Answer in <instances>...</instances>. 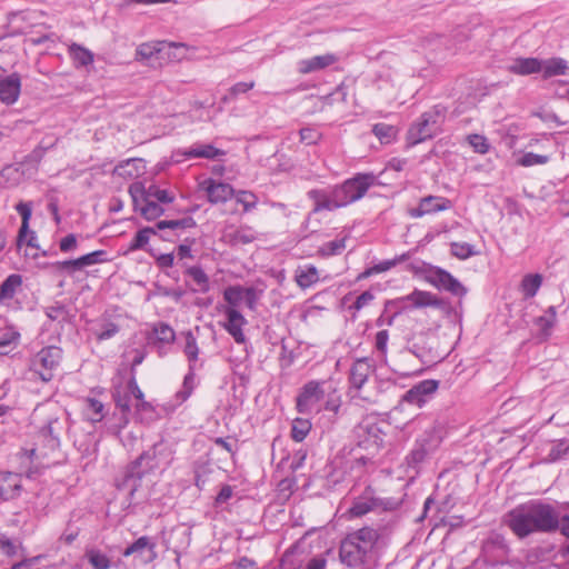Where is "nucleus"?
Here are the masks:
<instances>
[{"label":"nucleus","mask_w":569,"mask_h":569,"mask_svg":"<svg viewBox=\"0 0 569 569\" xmlns=\"http://www.w3.org/2000/svg\"><path fill=\"white\" fill-rule=\"evenodd\" d=\"M503 523L519 539L533 533H553L559 527L558 510L542 500H529L508 511Z\"/></svg>","instance_id":"obj_1"},{"label":"nucleus","mask_w":569,"mask_h":569,"mask_svg":"<svg viewBox=\"0 0 569 569\" xmlns=\"http://www.w3.org/2000/svg\"><path fill=\"white\" fill-rule=\"evenodd\" d=\"M378 183L373 172H360L330 189H311L307 196L313 201L312 213L333 211L360 200L369 188Z\"/></svg>","instance_id":"obj_2"},{"label":"nucleus","mask_w":569,"mask_h":569,"mask_svg":"<svg viewBox=\"0 0 569 569\" xmlns=\"http://www.w3.org/2000/svg\"><path fill=\"white\" fill-rule=\"evenodd\" d=\"M379 539V530L371 527L348 533L339 548L341 562L355 568L371 567L376 561V546Z\"/></svg>","instance_id":"obj_3"},{"label":"nucleus","mask_w":569,"mask_h":569,"mask_svg":"<svg viewBox=\"0 0 569 569\" xmlns=\"http://www.w3.org/2000/svg\"><path fill=\"white\" fill-rule=\"evenodd\" d=\"M169 462L170 452L167 446L162 442L154 443L127 467L122 479L117 482V488L127 491L131 502L142 478Z\"/></svg>","instance_id":"obj_4"},{"label":"nucleus","mask_w":569,"mask_h":569,"mask_svg":"<svg viewBox=\"0 0 569 569\" xmlns=\"http://www.w3.org/2000/svg\"><path fill=\"white\" fill-rule=\"evenodd\" d=\"M443 118L445 109L440 106H435L432 109L423 112L408 129V144L416 146L436 137L441 131Z\"/></svg>","instance_id":"obj_5"},{"label":"nucleus","mask_w":569,"mask_h":569,"mask_svg":"<svg viewBox=\"0 0 569 569\" xmlns=\"http://www.w3.org/2000/svg\"><path fill=\"white\" fill-rule=\"evenodd\" d=\"M62 357L63 351L60 347H43L30 359V371L38 376L41 381L49 382L53 379L54 371L60 366Z\"/></svg>","instance_id":"obj_6"},{"label":"nucleus","mask_w":569,"mask_h":569,"mask_svg":"<svg viewBox=\"0 0 569 569\" xmlns=\"http://www.w3.org/2000/svg\"><path fill=\"white\" fill-rule=\"evenodd\" d=\"M41 473L38 466H31L23 472L0 471V499L10 501L19 498L22 493V477L36 479Z\"/></svg>","instance_id":"obj_7"},{"label":"nucleus","mask_w":569,"mask_h":569,"mask_svg":"<svg viewBox=\"0 0 569 569\" xmlns=\"http://www.w3.org/2000/svg\"><path fill=\"white\" fill-rule=\"evenodd\" d=\"M426 280L438 290L449 292L458 298H463L468 292L456 277L440 267L429 264L426 270Z\"/></svg>","instance_id":"obj_8"},{"label":"nucleus","mask_w":569,"mask_h":569,"mask_svg":"<svg viewBox=\"0 0 569 569\" xmlns=\"http://www.w3.org/2000/svg\"><path fill=\"white\" fill-rule=\"evenodd\" d=\"M438 388L439 381L435 379H426L416 383L402 395L396 410L405 403L422 408L433 398Z\"/></svg>","instance_id":"obj_9"},{"label":"nucleus","mask_w":569,"mask_h":569,"mask_svg":"<svg viewBox=\"0 0 569 569\" xmlns=\"http://www.w3.org/2000/svg\"><path fill=\"white\" fill-rule=\"evenodd\" d=\"M326 381L310 380L300 389L297 399L296 408L300 413H310L316 409V406L325 397Z\"/></svg>","instance_id":"obj_10"},{"label":"nucleus","mask_w":569,"mask_h":569,"mask_svg":"<svg viewBox=\"0 0 569 569\" xmlns=\"http://www.w3.org/2000/svg\"><path fill=\"white\" fill-rule=\"evenodd\" d=\"M412 423L423 429L422 435L416 440L418 445L426 447L430 451H435L441 441V430L437 421L427 416L419 415L413 419Z\"/></svg>","instance_id":"obj_11"},{"label":"nucleus","mask_w":569,"mask_h":569,"mask_svg":"<svg viewBox=\"0 0 569 569\" xmlns=\"http://www.w3.org/2000/svg\"><path fill=\"white\" fill-rule=\"evenodd\" d=\"M410 352L416 356L423 365H433L443 357L438 351L437 340L432 337L420 336L411 346Z\"/></svg>","instance_id":"obj_12"},{"label":"nucleus","mask_w":569,"mask_h":569,"mask_svg":"<svg viewBox=\"0 0 569 569\" xmlns=\"http://www.w3.org/2000/svg\"><path fill=\"white\" fill-rule=\"evenodd\" d=\"M380 508H382L381 499L375 496V491L371 487H367L359 497L353 499L348 512L351 517H362Z\"/></svg>","instance_id":"obj_13"},{"label":"nucleus","mask_w":569,"mask_h":569,"mask_svg":"<svg viewBox=\"0 0 569 569\" xmlns=\"http://www.w3.org/2000/svg\"><path fill=\"white\" fill-rule=\"evenodd\" d=\"M451 208V201L445 197L427 196L420 199L417 208L409 210L411 218H421L426 214L445 211Z\"/></svg>","instance_id":"obj_14"},{"label":"nucleus","mask_w":569,"mask_h":569,"mask_svg":"<svg viewBox=\"0 0 569 569\" xmlns=\"http://www.w3.org/2000/svg\"><path fill=\"white\" fill-rule=\"evenodd\" d=\"M37 447L31 449H23L19 453L21 462L30 461L32 462L38 457H47L51 452H54L60 447V438L59 437H49V438H38L37 437Z\"/></svg>","instance_id":"obj_15"},{"label":"nucleus","mask_w":569,"mask_h":569,"mask_svg":"<svg viewBox=\"0 0 569 569\" xmlns=\"http://www.w3.org/2000/svg\"><path fill=\"white\" fill-rule=\"evenodd\" d=\"M201 188L207 192L211 203H222L233 197L234 190L231 184L216 181L211 178L202 182Z\"/></svg>","instance_id":"obj_16"},{"label":"nucleus","mask_w":569,"mask_h":569,"mask_svg":"<svg viewBox=\"0 0 569 569\" xmlns=\"http://www.w3.org/2000/svg\"><path fill=\"white\" fill-rule=\"evenodd\" d=\"M184 274L191 279V282L186 281V286L193 293H207L210 290V280L208 274L203 271L201 266H186Z\"/></svg>","instance_id":"obj_17"},{"label":"nucleus","mask_w":569,"mask_h":569,"mask_svg":"<svg viewBox=\"0 0 569 569\" xmlns=\"http://www.w3.org/2000/svg\"><path fill=\"white\" fill-rule=\"evenodd\" d=\"M224 313L227 316V322L223 325V328L237 343H244L246 336L242 331V327L247 323L246 318L234 308H227Z\"/></svg>","instance_id":"obj_18"},{"label":"nucleus","mask_w":569,"mask_h":569,"mask_svg":"<svg viewBox=\"0 0 569 569\" xmlns=\"http://www.w3.org/2000/svg\"><path fill=\"white\" fill-rule=\"evenodd\" d=\"M21 91V79L18 73H11L0 80V100L10 106L13 104Z\"/></svg>","instance_id":"obj_19"},{"label":"nucleus","mask_w":569,"mask_h":569,"mask_svg":"<svg viewBox=\"0 0 569 569\" xmlns=\"http://www.w3.org/2000/svg\"><path fill=\"white\" fill-rule=\"evenodd\" d=\"M337 61V57L332 53H326L322 56H315L308 59H302L297 63L298 72L308 74L323 70Z\"/></svg>","instance_id":"obj_20"},{"label":"nucleus","mask_w":569,"mask_h":569,"mask_svg":"<svg viewBox=\"0 0 569 569\" xmlns=\"http://www.w3.org/2000/svg\"><path fill=\"white\" fill-rule=\"evenodd\" d=\"M371 370V365L368 358L357 359L350 368V386L357 390L361 389L363 385L367 382Z\"/></svg>","instance_id":"obj_21"},{"label":"nucleus","mask_w":569,"mask_h":569,"mask_svg":"<svg viewBox=\"0 0 569 569\" xmlns=\"http://www.w3.org/2000/svg\"><path fill=\"white\" fill-rule=\"evenodd\" d=\"M160 187L156 183L146 184L142 181H136L129 186L128 192L132 199L133 206H138L141 201L151 200Z\"/></svg>","instance_id":"obj_22"},{"label":"nucleus","mask_w":569,"mask_h":569,"mask_svg":"<svg viewBox=\"0 0 569 569\" xmlns=\"http://www.w3.org/2000/svg\"><path fill=\"white\" fill-rule=\"evenodd\" d=\"M91 330L98 341H104L113 338L120 331V326L104 313L96 321Z\"/></svg>","instance_id":"obj_23"},{"label":"nucleus","mask_w":569,"mask_h":569,"mask_svg":"<svg viewBox=\"0 0 569 569\" xmlns=\"http://www.w3.org/2000/svg\"><path fill=\"white\" fill-rule=\"evenodd\" d=\"M116 407L120 409L121 417L119 419V429L124 428L129 423V415L131 412V397L129 392L122 391L120 387L112 392Z\"/></svg>","instance_id":"obj_24"},{"label":"nucleus","mask_w":569,"mask_h":569,"mask_svg":"<svg viewBox=\"0 0 569 569\" xmlns=\"http://www.w3.org/2000/svg\"><path fill=\"white\" fill-rule=\"evenodd\" d=\"M183 154L188 159L204 158V159H219L226 154V151L216 148L212 144L198 143L188 148Z\"/></svg>","instance_id":"obj_25"},{"label":"nucleus","mask_w":569,"mask_h":569,"mask_svg":"<svg viewBox=\"0 0 569 569\" xmlns=\"http://www.w3.org/2000/svg\"><path fill=\"white\" fill-rule=\"evenodd\" d=\"M68 53L77 69L91 66L94 60V54L91 50L74 42L69 46Z\"/></svg>","instance_id":"obj_26"},{"label":"nucleus","mask_w":569,"mask_h":569,"mask_svg":"<svg viewBox=\"0 0 569 569\" xmlns=\"http://www.w3.org/2000/svg\"><path fill=\"white\" fill-rule=\"evenodd\" d=\"M22 286V277L18 273L8 276L0 284V305H8L9 300H12L17 291Z\"/></svg>","instance_id":"obj_27"},{"label":"nucleus","mask_w":569,"mask_h":569,"mask_svg":"<svg viewBox=\"0 0 569 569\" xmlns=\"http://www.w3.org/2000/svg\"><path fill=\"white\" fill-rule=\"evenodd\" d=\"M356 431L359 438H363L362 443L379 446L382 442L381 430L375 422H361Z\"/></svg>","instance_id":"obj_28"},{"label":"nucleus","mask_w":569,"mask_h":569,"mask_svg":"<svg viewBox=\"0 0 569 569\" xmlns=\"http://www.w3.org/2000/svg\"><path fill=\"white\" fill-rule=\"evenodd\" d=\"M196 220L188 216L176 220H161L156 223V228L159 231L170 230L174 236L180 237V231L186 229L196 228Z\"/></svg>","instance_id":"obj_29"},{"label":"nucleus","mask_w":569,"mask_h":569,"mask_svg":"<svg viewBox=\"0 0 569 569\" xmlns=\"http://www.w3.org/2000/svg\"><path fill=\"white\" fill-rule=\"evenodd\" d=\"M542 62L538 58H518L509 70L515 74L528 76L541 71Z\"/></svg>","instance_id":"obj_30"},{"label":"nucleus","mask_w":569,"mask_h":569,"mask_svg":"<svg viewBox=\"0 0 569 569\" xmlns=\"http://www.w3.org/2000/svg\"><path fill=\"white\" fill-rule=\"evenodd\" d=\"M541 71L545 79H549L556 76H563L569 69L567 60L560 57H553L546 60H541Z\"/></svg>","instance_id":"obj_31"},{"label":"nucleus","mask_w":569,"mask_h":569,"mask_svg":"<svg viewBox=\"0 0 569 569\" xmlns=\"http://www.w3.org/2000/svg\"><path fill=\"white\" fill-rule=\"evenodd\" d=\"M142 159L131 158L121 161L113 169V173L122 178H134L142 171Z\"/></svg>","instance_id":"obj_32"},{"label":"nucleus","mask_w":569,"mask_h":569,"mask_svg":"<svg viewBox=\"0 0 569 569\" xmlns=\"http://www.w3.org/2000/svg\"><path fill=\"white\" fill-rule=\"evenodd\" d=\"M295 278L300 288L307 289L319 281V272L313 264H307L296 270Z\"/></svg>","instance_id":"obj_33"},{"label":"nucleus","mask_w":569,"mask_h":569,"mask_svg":"<svg viewBox=\"0 0 569 569\" xmlns=\"http://www.w3.org/2000/svg\"><path fill=\"white\" fill-rule=\"evenodd\" d=\"M16 210L18 211L22 220L17 237V246L21 247L27 233L29 232V222L32 216V202L21 201L16 206Z\"/></svg>","instance_id":"obj_34"},{"label":"nucleus","mask_w":569,"mask_h":569,"mask_svg":"<svg viewBox=\"0 0 569 569\" xmlns=\"http://www.w3.org/2000/svg\"><path fill=\"white\" fill-rule=\"evenodd\" d=\"M543 278L540 273H528L523 276L521 282H520V291L525 299H531L533 298L541 284H542Z\"/></svg>","instance_id":"obj_35"},{"label":"nucleus","mask_w":569,"mask_h":569,"mask_svg":"<svg viewBox=\"0 0 569 569\" xmlns=\"http://www.w3.org/2000/svg\"><path fill=\"white\" fill-rule=\"evenodd\" d=\"M436 299L437 295L418 289H415L411 293L402 298V300L409 301L411 307L416 309L433 307Z\"/></svg>","instance_id":"obj_36"},{"label":"nucleus","mask_w":569,"mask_h":569,"mask_svg":"<svg viewBox=\"0 0 569 569\" xmlns=\"http://www.w3.org/2000/svg\"><path fill=\"white\" fill-rule=\"evenodd\" d=\"M371 132L382 144H390L396 141L399 130L396 126L379 122L372 126Z\"/></svg>","instance_id":"obj_37"},{"label":"nucleus","mask_w":569,"mask_h":569,"mask_svg":"<svg viewBox=\"0 0 569 569\" xmlns=\"http://www.w3.org/2000/svg\"><path fill=\"white\" fill-rule=\"evenodd\" d=\"M133 209L134 211L140 212V214L148 221L156 220L164 213L163 207L152 200L141 201L138 206H133Z\"/></svg>","instance_id":"obj_38"},{"label":"nucleus","mask_w":569,"mask_h":569,"mask_svg":"<svg viewBox=\"0 0 569 569\" xmlns=\"http://www.w3.org/2000/svg\"><path fill=\"white\" fill-rule=\"evenodd\" d=\"M158 234V229L156 228V224L153 227H144L136 233L133 239L128 246V251H137L140 249H144V247L148 244L150 237Z\"/></svg>","instance_id":"obj_39"},{"label":"nucleus","mask_w":569,"mask_h":569,"mask_svg":"<svg viewBox=\"0 0 569 569\" xmlns=\"http://www.w3.org/2000/svg\"><path fill=\"white\" fill-rule=\"evenodd\" d=\"M166 44V41L141 43L136 50V59L138 61H147L160 53Z\"/></svg>","instance_id":"obj_40"},{"label":"nucleus","mask_w":569,"mask_h":569,"mask_svg":"<svg viewBox=\"0 0 569 569\" xmlns=\"http://www.w3.org/2000/svg\"><path fill=\"white\" fill-rule=\"evenodd\" d=\"M84 403V412L88 420L93 423L102 421L106 416L104 405L100 400L91 397L87 398Z\"/></svg>","instance_id":"obj_41"},{"label":"nucleus","mask_w":569,"mask_h":569,"mask_svg":"<svg viewBox=\"0 0 569 569\" xmlns=\"http://www.w3.org/2000/svg\"><path fill=\"white\" fill-rule=\"evenodd\" d=\"M84 558L93 569H110L111 567L110 558L97 548L87 549Z\"/></svg>","instance_id":"obj_42"},{"label":"nucleus","mask_w":569,"mask_h":569,"mask_svg":"<svg viewBox=\"0 0 569 569\" xmlns=\"http://www.w3.org/2000/svg\"><path fill=\"white\" fill-rule=\"evenodd\" d=\"M183 336L186 339L183 353L188 359L189 366L196 365L199 357V347L197 343V339L190 330L184 332Z\"/></svg>","instance_id":"obj_43"},{"label":"nucleus","mask_w":569,"mask_h":569,"mask_svg":"<svg viewBox=\"0 0 569 569\" xmlns=\"http://www.w3.org/2000/svg\"><path fill=\"white\" fill-rule=\"evenodd\" d=\"M156 543L151 541V539L147 536H142L138 538L134 542L128 546L122 555L124 557H129L134 553H141L144 549H148L151 552H154Z\"/></svg>","instance_id":"obj_44"},{"label":"nucleus","mask_w":569,"mask_h":569,"mask_svg":"<svg viewBox=\"0 0 569 569\" xmlns=\"http://www.w3.org/2000/svg\"><path fill=\"white\" fill-rule=\"evenodd\" d=\"M311 430V422L308 419L296 418L291 426V438L301 442Z\"/></svg>","instance_id":"obj_45"},{"label":"nucleus","mask_w":569,"mask_h":569,"mask_svg":"<svg viewBox=\"0 0 569 569\" xmlns=\"http://www.w3.org/2000/svg\"><path fill=\"white\" fill-rule=\"evenodd\" d=\"M426 447L419 446L418 441L415 442V447L406 457L408 467L417 468L421 462L426 460L429 453H431Z\"/></svg>","instance_id":"obj_46"},{"label":"nucleus","mask_w":569,"mask_h":569,"mask_svg":"<svg viewBox=\"0 0 569 569\" xmlns=\"http://www.w3.org/2000/svg\"><path fill=\"white\" fill-rule=\"evenodd\" d=\"M20 339V333L16 330H8L0 336V355H8L13 350Z\"/></svg>","instance_id":"obj_47"},{"label":"nucleus","mask_w":569,"mask_h":569,"mask_svg":"<svg viewBox=\"0 0 569 569\" xmlns=\"http://www.w3.org/2000/svg\"><path fill=\"white\" fill-rule=\"evenodd\" d=\"M556 321V308L549 307L546 315L537 318L536 323L541 330V333L547 338L550 336V330Z\"/></svg>","instance_id":"obj_48"},{"label":"nucleus","mask_w":569,"mask_h":569,"mask_svg":"<svg viewBox=\"0 0 569 569\" xmlns=\"http://www.w3.org/2000/svg\"><path fill=\"white\" fill-rule=\"evenodd\" d=\"M188 369H189L188 373L184 376V379H183L182 390H180L177 393V397L181 401L187 400L190 397V395L192 393V390L194 388V377H196L194 372H196L197 366L191 365V366H189Z\"/></svg>","instance_id":"obj_49"},{"label":"nucleus","mask_w":569,"mask_h":569,"mask_svg":"<svg viewBox=\"0 0 569 569\" xmlns=\"http://www.w3.org/2000/svg\"><path fill=\"white\" fill-rule=\"evenodd\" d=\"M450 251L453 257L460 260H466L478 253L475 249V246L468 242H452L450 244Z\"/></svg>","instance_id":"obj_50"},{"label":"nucleus","mask_w":569,"mask_h":569,"mask_svg":"<svg viewBox=\"0 0 569 569\" xmlns=\"http://www.w3.org/2000/svg\"><path fill=\"white\" fill-rule=\"evenodd\" d=\"M567 456H569V439H560L551 446L548 453V460L557 461Z\"/></svg>","instance_id":"obj_51"},{"label":"nucleus","mask_w":569,"mask_h":569,"mask_svg":"<svg viewBox=\"0 0 569 569\" xmlns=\"http://www.w3.org/2000/svg\"><path fill=\"white\" fill-rule=\"evenodd\" d=\"M63 430V425L58 418L49 419L47 425L43 426L39 432L38 438H49V437H59Z\"/></svg>","instance_id":"obj_52"},{"label":"nucleus","mask_w":569,"mask_h":569,"mask_svg":"<svg viewBox=\"0 0 569 569\" xmlns=\"http://www.w3.org/2000/svg\"><path fill=\"white\" fill-rule=\"evenodd\" d=\"M243 289L241 286H230L223 291V299L230 305L229 308H237L243 300Z\"/></svg>","instance_id":"obj_53"},{"label":"nucleus","mask_w":569,"mask_h":569,"mask_svg":"<svg viewBox=\"0 0 569 569\" xmlns=\"http://www.w3.org/2000/svg\"><path fill=\"white\" fill-rule=\"evenodd\" d=\"M82 269L109 261L106 250H96L79 257Z\"/></svg>","instance_id":"obj_54"},{"label":"nucleus","mask_w":569,"mask_h":569,"mask_svg":"<svg viewBox=\"0 0 569 569\" xmlns=\"http://www.w3.org/2000/svg\"><path fill=\"white\" fill-rule=\"evenodd\" d=\"M345 249H346V237L340 238V239H335L332 241L323 243L320 247L319 252L322 256L329 257V256L340 254Z\"/></svg>","instance_id":"obj_55"},{"label":"nucleus","mask_w":569,"mask_h":569,"mask_svg":"<svg viewBox=\"0 0 569 569\" xmlns=\"http://www.w3.org/2000/svg\"><path fill=\"white\" fill-rule=\"evenodd\" d=\"M549 160V156L526 152L517 160V163L521 167H532L538 164H546Z\"/></svg>","instance_id":"obj_56"},{"label":"nucleus","mask_w":569,"mask_h":569,"mask_svg":"<svg viewBox=\"0 0 569 569\" xmlns=\"http://www.w3.org/2000/svg\"><path fill=\"white\" fill-rule=\"evenodd\" d=\"M157 340L162 343H172L176 339L174 330L167 323H159L154 327Z\"/></svg>","instance_id":"obj_57"},{"label":"nucleus","mask_w":569,"mask_h":569,"mask_svg":"<svg viewBox=\"0 0 569 569\" xmlns=\"http://www.w3.org/2000/svg\"><path fill=\"white\" fill-rule=\"evenodd\" d=\"M136 413L138 419L144 422L152 420L156 411L152 405L142 398V400H139L136 405Z\"/></svg>","instance_id":"obj_58"},{"label":"nucleus","mask_w":569,"mask_h":569,"mask_svg":"<svg viewBox=\"0 0 569 569\" xmlns=\"http://www.w3.org/2000/svg\"><path fill=\"white\" fill-rule=\"evenodd\" d=\"M236 200L238 203L242 204L246 212L254 209L258 203V197L253 192L247 190H240L236 194Z\"/></svg>","instance_id":"obj_59"},{"label":"nucleus","mask_w":569,"mask_h":569,"mask_svg":"<svg viewBox=\"0 0 569 569\" xmlns=\"http://www.w3.org/2000/svg\"><path fill=\"white\" fill-rule=\"evenodd\" d=\"M410 258V252H405L402 254L396 256L393 259H388L380 261L379 263L373 266V270H376L377 273L386 272L397 264L408 260Z\"/></svg>","instance_id":"obj_60"},{"label":"nucleus","mask_w":569,"mask_h":569,"mask_svg":"<svg viewBox=\"0 0 569 569\" xmlns=\"http://www.w3.org/2000/svg\"><path fill=\"white\" fill-rule=\"evenodd\" d=\"M469 144L472 147L473 151L480 154H485L489 151L490 144L488 139L482 134H469L467 137Z\"/></svg>","instance_id":"obj_61"},{"label":"nucleus","mask_w":569,"mask_h":569,"mask_svg":"<svg viewBox=\"0 0 569 569\" xmlns=\"http://www.w3.org/2000/svg\"><path fill=\"white\" fill-rule=\"evenodd\" d=\"M196 243V238L186 237L177 247V257L179 261H182L184 259H193L192 254V246Z\"/></svg>","instance_id":"obj_62"},{"label":"nucleus","mask_w":569,"mask_h":569,"mask_svg":"<svg viewBox=\"0 0 569 569\" xmlns=\"http://www.w3.org/2000/svg\"><path fill=\"white\" fill-rule=\"evenodd\" d=\"M44 313L52 321H64L68 317L66 306L59 303L47 307Z\"/></svg>","instance_id":"obj_63"},{"label":"nucleus","mask_w":569,"mask_h":569,"mask_svg":"<svg viewBox=\"0 0 569 569\" xmlns=\"http://www.w3.org/2000/svg\"><path fill=\"white\" fill-rule=\"evenodd\" d=\"M388 341H389V332L388 330L383 329L376 333L375 337V348L377 352L382 357H387L388 352Z\"/></svg>","instance_id":"obj_64"}]
</instances>
